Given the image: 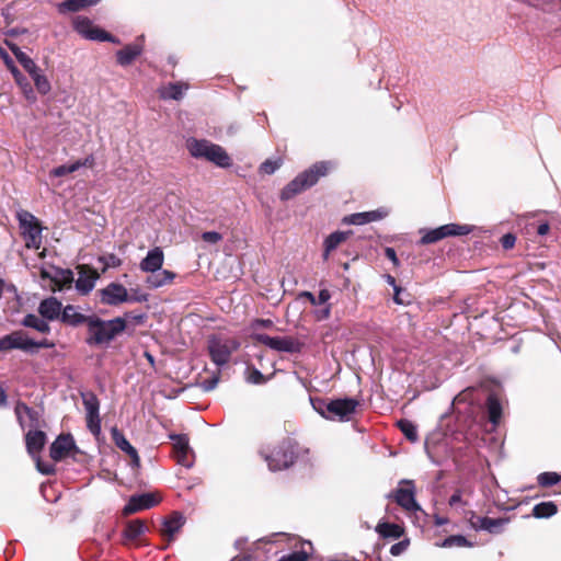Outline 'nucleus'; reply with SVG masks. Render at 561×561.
Here are the masks:
<instances>
[{
    "instance_id": "obj_1",
    "label": "nucleus",
    "mask_w": 561,
    "mask_h": 561,
    "mask_svg": "<svg viewBox=\"0 0 561 561\" xmlns=\"http://www.w3.org/2000/svg\"><path fill=\"white\" fill-rule=\"evenodd\" d=\"M335 168L336 163L334 161H318L313 163L309 169L299 173L282 190L279 195L280 199L289 201L307 188L312 187L321 178L328 175Z\"/></svg>"
},
{
    "instance_id": "obj_2",
    "label": "nucleus",
    "mask_w": 561,
    "mask_h": 561,
    "mask_svg": "<svg viewBox=\"0 0 561 561\" xmlns=\"http://www.w3.org/2000/svg\"><path fill=\"white\" fill-rule=\"evenodd\" d=\"M126 329V320L117 317L111 320H103L98 316H90L85 342L90 346L107 345Z\"/></svg>"
},
{
    "instance_id": "obj_3",
    "label": "nucleus",
    "mask_w": 561,
    "mask_h": 561,
    "mask_svg": "<svg viewBox=\"0 0 561 561\" xmlns=\"http://www.w3.org/2000/svg\"><path fill=\"white\" fill-rule=\"evenodd\" d=\"M186 148L192 157L205 159L219 168H229L232 164L227 151L209 140L190 138L186 141Z\"/></svg>"
},
{
    "instance_id": "obj_4",
    "label": "nucleus",
    "mask_w": 561,
    "mask_h": 561,
    "mask_svg": "<svg viewBox=\"0 0 561 561\" xmlns=\"http://www.w3.org/2000/svg\"><path fill=\"white\" fill-rule=\"evenodd\" d=\"M54 346V343L49 342L47 339H43L41 341H34L28 337L27 333L19 330L14 331L8 335H4L0 339V351H10V350H21L23 352L34 354L39 348H50Z\"/></svg>"
},
{
    "instance_id": "obj_5",
    "label": "nucleus",
    "mask_w": 561,
    "mask_h": 561,
    "mask_svg": "<svg viewBox=\"0 0 561 561\" xmlns=\"http://www.w3.org/2000/svg\"><path fill=\"white\" fill-rule=\"evenodd\" d=\"M239 347V341L232 337L213 335L208 339L207 348L209 356L211 362L218 367L227 365L232 353L238 351Z\"/></svg>"
},
{
    "instance_id": "obj_6",
    "label": "nucleus",
    "mask_w": 561,
    "mask_h": 561,
    "mask_svg": "<svg viewBox=\"0 0 561 561\" xmlns=\"http://www.w3.org/2000/svg\"><path fill=\"white\" fill-rule=\"evenodd\" d=\"M271 471L289 468L296 459V453L290 442H282L268 451H261Z\"/></svg>"
},
{
    "instance_id": "obj_7",
    "label": "nucleus",
    "mask_w": 561,
    "mask_h": 561,
    "mask_svg": "<svg viewBox=\"0 0 561 561\" xmlns=\"http://www.w3.org/2000/svg\"><path fill=\"white\" fill-rule=\"evenodd\" d=\"M19 226L28 249H39L42 244V227L38 219L27 210L16 213Z\"/></svg>"
},
{
    "instance_id": "obj_8",
    "label": "nucleus",
    "mask_w": 561,
    "mask_h": 561,
    "mask_svg": "<svg viewBox=\"0 0 561 561\" xmlns=\"http://www.w3.org/2000/svg\"><path fill=\"white\" fill-rule=\"evenodd\" d=\"M251 339L255 342L262 343L271 350L282 353H299L302 344L299 340L293 336H268L266 334L255 333L251 334Z\"/></svg>"
},
{
    "instance_id": "obj_9",
    "label": "nucleus",
    "mask_w": 561,
    "mask_h": 561,
    "mask_svg": "<svg viewBox=\"0 0 561 561\" xmlns=\"http://www.w3.org/2000/svg\"><path fill=\"white\" fill-rule=\"evenodd\" d=\"M472 231V227L468 225L447 224L435 229L422 230L423 233L420 243L431 244L447 237L466 236Z\"/></svg>"
},
{
    "instance_id": "obj_10",
    "label": "nucleus",
    "mask_w": 561,
    "mask_h": 561,
    "mask_svg": "<svg viewBox=\"0 0 561 561\" xmlns=\"http://www.w3.org/2000/svg\"><path fill=\"white\" fill-rule=\"evenodd\" d=\"M73 28L83 38L89 41L119 43L117 38L95 26L93 22L85 16H76L73 19Z\"/></svg>"
},
{
    "instance_id": "obj_11",
    "label": "nucleus",
    "mask_w": 561,
    "mask_h": 561,
    "mask_svg": "<svg viewBox=\"0 0 561 561\" xmlns=\"http://www.w3.org/2000/svg\"><path fill=\"white\" fill-rule=\"evenodd\" d=\"M358 407V401L351 398L336 399L329 402L328 411L330 413L329 420H337L340 422H347L355 413Z\"/></svg>"
},
{
    "instance_id": "obj_12",
    "label": "nucleus",
    "mask_w": 561,
    "mask_h": 561,
    "mask_svg": "<svg viewBox=\"0 0 561 561\" xmlns=\"http://www.w3.org/2000/svg\"><path fill=\"white\" fill-rule=\"evenodd\" d=\"M400 486L394 492V501L402 508L409 512L421 511V506L415 501V486L412 480L403 479Z\"/></svg>"
},
{
    "instance_id": "obj_13",
    "label": "nucleus",
    "mask_w": 561,
    "mask_h": 561,
    "mask_svg": "<svg viewBox=\"0 0 561 561\" xmlns=\"http://www.w3.org/2000/svg\"><path fill=\"white\" fill-rule=\"evenodd\" d=\"M173 443V451L176 462L185 468H192L194 465V453L188 444L186 435H170Z\"/></svg>"
},
{
    "instance_id": "obj_14",
    "label": "nucleus",
    "mask_w": 561,
    "mask_h": 561,
    "mask_svg": "<svg viewBox=\"0 0 561 561\" xmlns=\"http://www.w3.org/2000/svg\"><path fill=\"white\" fill-rule=\"evenodd\" d=\"M0 57L3 59L7 68L12 73L15 82L22 88L26 99L34 102L36 98L30 82L19 70V68L14 65V61L3 48H0Z\"/></svg>"
},
{
    "instance_id": "obj_15",
    "label": "nucleus",
    "mask_w": 561,
    "mask_h": 561,
    "mask_svg": "<svg viewBox=\"0 0 561 561\" xmlns=\"http://www.w3.org/2000/svg\"><path fill=\"white\" fill-rule=\"evenodd\" d=\"M101 301L108 306H117L129 299L127 289L118 283H110L100 290Z\"/></svg>"
},
{
    "instance_id": "obj_16",
    "label": "nucleus",
    "mask_w": 561,
    "mask_h": 561,
    "mask_svg": "<svg viewBox=\"0 0 561 561\" xmlns=\"http://www.w3.org/2000/svg\"><path fill=\"white\" fill-rule=\"evenodd\" d=\"M158 500L152 493H142L130 496L128 503L123 508L124 515H130L144 510H149L158 504Z\"/></svg>"
},
{
    "instance_id": "obj_17",
    "label": "nucleus",
    "mask_w": 561,
    "mask_h": 561,
    "mask_svg": "<svg viewBox=\"0 0 561 561\" xmlns=\"http://www.w3.org/2000/svg\"><path fill=\"white\" fill-rule=\"evenodd\" d=\"M14 411L22 428L28 427L30 430H33L38 427L39 413L37 411L31 409L23 402L16 403Z\"/></svg>"
},
{
    "instance_id": "obj_18",
    "label": "nucleus",
    "mask_w": 561,
    "mask_h": 561,
    "mask_svg": "<svg viewBox=\"0 0 561 561\" xmlns=\"http://www.w3.org/2000/svg\"><path fill=\"white\" fill-rule=\"evenodd\" d=\"M164 263V253L160 247H154L147 252V255L140 261L139 268L145 273L160 271Z\"/></svg>"
},
{
    "instance_id": "obj_19",
    "label": "nucleus",
    "mask_w": 561,
    "mask_h": 561,
    "mask_svg": "<svg viewBox=\"0 0 561 561\" xmlns=\"http://www.w3.org/2000/svg\"><path fill=\"white\" fill-rule=\"evenodd\" d=\"M469 522L471 527L476 530H485L490 534H499L501 533L502 526L506 524L507 519L481 517L472 513Z\"/></svg>"
},
{
    "instance_id": "obj_20",
    "label": "nucleus",
    "mask_w": 561,
    "mask_h": 561,
    "mask_svg": "<svg viewBox=\"0 0 561 561\" xmlns=\"http://www.w3.org/2000/svg\"><path fill=\"white\" fill-rule=\"evenodd\" d=\"M76 447L75 440L70 434L59 435L50 446V457L58 461L69 455Z\"/></svg>"
},
{
    "instance_id": "obj_21",
    "label": "nucleus",
    "mask_w": 561,
    "mask_h": 561,
    "mask_svg": "<svg viewBox=\"0 0 561 561\" xmlns=\"http://www.w3.org/2000/svg\"><path fill=\"white\" fill-rule=\"evenodd\" d=\"M388 215L387 210L376 209L364 213H356L348 215L343 218V222L347 225L362 226L368 222L377 221L385 218Z\"/></svg>"
},
{
    "instance_id": "obj_22",
    "label": "nucleus",
    "mask_w": 561,
    "mask_h": 561,
    "mask_svg": "<svg viewBox=\"0 0 561 561\" xmlns=\"http://www.w3.org/2000/svg\"><path fill=\"white\" fill-rule=\"evenodd\" d=\"M98 278L99 274L95 271L81 266L76 280V289L82 295H88L94 288Z\"/></svg>"
},
{
    "instance_id": "obj_23",
    "label": "nucleus",
    "mask_w": 561,
    "mask_h": 561,
    "mask_svg": "<svg viewBox=\"0 0 561 561\" xmlns=\"http://www.w3.org/2000/svg\"><path fill=\"white\" fill-rule=\"evenodd\" d=\"M142 39L144 36H140L136 43L129 44L116 53L117 62L121 66L130 65L142 53Z\"/></svg>"
},
{
    "instance_id": "obj_24",
    "label": "nucleus",
    "mask_w": 561,
    "mask_h": 561,
    "mask_svg": "<svg viewBox=\"0 0 561 561\" xmlns=\"http://www.w3.org/2000/svg\"><path fill=\"white\" fill-rule=\"evenodd\" d=\"M61 309V302L55 297L44 299L38 306L39 314L47 321L60 319Z\"/></svg>"
},
{
    "instance_id": "obj_25",
    "label": "nucleus",
    "mask_w": 561,
    "mask_h": 561,
    "mask_svg": "<svg viewBox=\"0 0 561 561\" xmlns=\"http://www.w3.org/2000/svg\"><path fill=\"white\" fill-rule=\"evenodd\" d=\"M90 316H84L79 311V307L67 305L61 309L60 321L70 327H78L85 323L88 325Z\"/></svg>"
},
{
    "instance_id": "obj_26",
    "label": "nucleus",
    "mask_w": 561,
    "mask_h": 561,
    "mask_svg": "<svg viewBox=\"0 0 561 561\" xmlns=\"http://www.w3.org/2000/svg\"><path fill=\"white\" fill-rule=\"evenodd\" d=\"M175 277L176 274L174 272L161 268L160 271L150 273L147 276L145 283L148 288L158 289L163 286L170 285Z\"/></svg>"
},
{
    "instance_id": "obj_27",
    "label": "nucleus",
    "mask_w": 561,
    "mask_h": 561,
    "mask_svg": "<svg viewBox=\"0 0 561 561\" xmlns=\"http://www.w3.org/2000/svg\"><path fill=\"white\" fill-rule=\"evenodd\" d=\"M93 164H94L93 156H88L83 160H77L75 162H71V163H68V164H62V165H59L57 168H54L49 172V175L51 178H60V176H65L67 174L73 173V172L78 171L82 167L91 168Z\"/></svg>"
},
{
    "instance_id": "obj_28",
    "label": "nucleus",
    "mask_w": 561,
    "mask_h": 561,
    "mask_svg": "<svg viewBox=\"0 0 561 561\" xmlns=\"http://www.w3.org/2000/svg\"><path fill=\"white\" fill-rule=\"evenodd\" d=\"M112 438L115 443V445L123 451H125L133 461V465L138 467L140 459L138 456L137 450L130 445V443L126 439L124 434L118 431L116 427L112 428L111 431Z\"/></svg>"
},
{
    "instance_id": "obj_29",
    "label": "nucleus",
    "mask_w": 561,
    "mask_h": 561,
    "mask_svg": "<svg viewBox=\"0 0 561 561\" xmlns=\"http://www.w3.org/2000/svg\"><path fill=\"white\" fill-rule=\"evenodd\" d=\"M184 516L179 512H173L171 516L163 522L161 534L163 536H167L168 539L171 541L184 526Z\"/></svg>"
},
{
    "instance_id": "obj_30",
    "label": "nucleus",
    "mask_w": 561,
    "mask_h": 561,
    "mask_svg": "<svg viewBox=\"0 0 561 561\" xmlns=\"http://www.w3.org/2000/svg\"><path fill=\"white\" fill-rule=\"evenodd\" d=\"M46 442V435L42 431L30 430L25 435L26 449L35 458L42 450Z\"/></svg>"
},
{
    "instance_id": "obj_31",
    "label": "nucleus",
    "mask_w": 561,
    "mask_h": 561,
    "mask_svg": "<svg viewBox=\"0 0 561 561\" xmlns=\"http://www.w3.org/2000/svg\"><path fill=\"white\" fill-rule=\"evenodd\" d=\"M352 234V231H335L331 233L324 240V252L323 259L328 260L330 253L335 250L341 243L347 240V238Z\"/></svg>"
},
{
    "instance_id": "obj_32",
    "label": "nucleus",
    "mask_w": 561,
    "mask_h": 561,
    "mask_svg": "<svg viewBox=\"0 0 561 561\" xmlns=\"http://www.w3.org/2000/svg\"><path fill=\"white\" fill-rule=\"evenodd\" d=\"M375 530L380 537L389 539H399L404 533L400 525L387 522H379Z\"/></svg>"
},
{
    "instance_id": "obj_33",
    "label": "nucleus",
    "mask_w": 561,
    "mask_h": 561,
    "mask_svg": "<svg viewBox=\"0 0 561 561\" xmlns=\"http://www.w3.org/2000/svg\"><path fill=\"white\" fill-rule=\"evenodd\" d=\"M22 324L26 328L34 329L39 333H48L50 331L48 321L42 316L38 317L36 314L28 313L23 318Z\"/></svg>"
},
{
    "instance_id": "obj_34",
    "label": "nucleus",
    "mask_w": 561,
    "mask_h": 561,
    "mask_svg": "<svg viewBox=\"0 0 561 561\" xmlns=\"http://www.w3.org/2000/svg\"><path fill=\"white\" fill-rule=\"evenodd\" d=\"M486 409L490 422L496 426L502 416V405L495 394L488 397Z\"/></svg>"
},
{
    "instance_id": "obj_35",
    "label": "nucleus",
    "mask_w": 561,
    "mask_h": 561,
    "mask_svg": "<svg viewBox=\"0 0 561 561\" xmlns=\"http://www.w3.org/2000/svg\"><path fill=\"white\" fill-rule=\"evenodd\" d=\"M187 89L186 84L183 83H170L161 90L162 99L181 100L184 95V91Z\"/></svg>"
},
{
    "instance_id": "obj_36",
    "label": "nucleus",
    "mask_w": 561,
    "mask_h": 561,
    "mask_svg": "<svg viewBox=\"0 0 561 561\" xmlns=\"http://www.w3.org/2000/svg\"><path fill=\"white\" fill-rule=\"evenodd\" d=\"M147 530L146 524L141 519H135L127 524L124 530V537L128 540H135Z\"/></svg>"
},
{
    "instance_id": "obj_37",
    "label": "nucleus",
    "mask_w": 561,
    "mask_h": 561,
    "mask_svg": "<svg viewBox=\"0 0 561 561\" xmlns=\"http://www.w3.org/2000/svg\"><path fill=\"white\" fill-rule=\"evenodd\" d=\"M558 507L553 502H541L533 508V516L536 518H549L556 515Z\"/></svg>"
},
{
    "instance_id": "obj_38",
    "label": "nucleus",
    "mask_w": 561,
    "mask_h": 561,
    "mask_svg": "<svg viewBox=\"0 0 561 561\" xmlns=\"http://www.w3.org/2000/svg\"><path fill=\"white\" fill-rule=\"evenodd\" d=\"M87 415L100 414V402L93 392L81 393Z\"/></svg>"
},
{
    "instance_id": "obj_39",
    "label": "nucleus",
    "mask_w": 561,
    "mask_h": 561,
    "mask_svg": "<svg viewBox=\"0 0 561 561\" xmlns=\"http://www.w3.org/2000/svg\"><path fill=\"white\" fill-rule=\"evenodd\" d=\"M398 426L400 431L403 433V435L407 437V439H409L410 442L414 443L419 439L417 428L411 421L400 420L398 422Z\"/></svg>"
},
{
    "instance_id": "obj_40",
    "label": "nucleus",
    "mask_w": 561,
    "mask_h": 561,
    "mask_svg": "<svg viewBox=\"0 0 561 561\" xmlns=\"http://www.w3.org/2000/svg\"><path fill=\"white\" fill-rule=\"evenodd\" d=\"M31 78L33 79L38 93L45 95L50 91V89H51L50 82L48 81L47 77L42 72L41 69L38 71H36L35 75L31 76Z\"/></svg>"
},
{
    "instance_id": "obj_41",
    "label": "nucleus",
    "mask_w": 561,
    "mask_h": 561,
    "mask_svg": "<svg viewBox=\"0 0 561 561\" xmlns=\"http://www.w3.org/2000/svg\"><path fill=\"white\" fill-rule=\"evenodd\" d=\"M245 380L252 385H263L268 378L265 377L257 368L248 366L245 370Z\"/></svg>"
},
{
    "instance_id": "obj_42",
    "label": "nucleus",
    "mask_w": 561,
    "mask_h": 561,
    "mask_svg": "<svg viewBox=\"0 0 561 561\" xmlns=\"http://www.w3.org/2000/svg\"><path fill=\"white\" fill-rule=\"evenodd\" d=\"M561 476L557 472H542L537 477V482L540 486L547 488L559 483Z\"/></svg>"
},
{
    "instance_id": "obj_43",
    "label": "nucleus",
    "mask_w": 561,
    "mask_h": 561,
    "mask_svg": "<svg viewBox=\"0 0 561 561\" xmlns=\"http://www.w3.org/2000/svg\"><path fill=\"white\" fill-rule=\"evenodd\" d=\"M439 546L443 548L470 547L471 543L461 535H453L444 539Z\"/></svg>"
},
{
    "instance_id": "obj_44",
    "label": "nucleus",
    "mask_w": 561,
    "mask_h": 561,
    "mask_svg": "<svg viewBox=\"0 0 561 561\" xmlns=\"http://www.w3.org/2000/svg\"><path fill=\"white\" fill-rule=\"evenodd\" d=\"M83 2L80 0H66L58 4V11L62 14L68 12H77L84 9Z\"/></svg>"
},
{
    "instance_id": "obj_45",
    "label": "nucleus",
    "mask_w": 561,
    "mask_h": 561,
    "mask_svg": "<svg viewBox=\"0 0 561 561\" xmlns=\"http://www.w3.org/2000/svg\"><path fill=\"white\" fill-rule=\"evenodd\" d=\"M283 164V161L280 159H276V160H265L261 165H260V172L263 173V174H273L275 171H277Z\"/></svg>"
},
{
    "instance_id": "obj_46",
    "label": "nucleus",
    "mask_w": 561,
    "mask_h": 561,
    "mask_svg": "<svg viewBox=\"0 0 561 561\" xmlns=\"http://www.w3.org/2000/svg\"><path fill=\"white\" fill-rule=\"evenodd\" d=\"M310 403L312 405V408L314 409V411H317L322 417L329 420V411H328V405H329V402H325L323 399H314V398H310Z\"/></svg>"
},
{
    "instance_id": "obj_47",
    "label": "nucleus",
    "mask_w": 561,
    "mask_h": 561,
    "mask_svg": "<svg viewBox=\"0 0 561 561\" xmlns=\"http://www.w3.org/2000/svg\"><path fill=\"white\" fill-rule=\"evenodd\" d=\"M304 296H306L309 299V301L311 302V305H314V306L325 304L331 297L329 290H327V289L320 290L318 297H314L309 291L304 293Z\"/></svg>"
},
{
    "instance_id": "obj_48",
    "label": "nucleus",
    "mask_w": 561,
    "mask_h": 561,
    "mask_svg": "<svg viewBox=\"0 0 561 561\" xmlns=\"http://www.w3.org/2000/svg\"><path fill=\"white\" fill-rule=\"evenodd\" d=\"M87 427L94 435L99 436L101 433V417L100 414L87 415Z\"/></svg>"
},
{
    "instance_id": "obj_49",
    "label": "nucleus",
    "mask_w": 561,
    "mask_h": 561,
    "mask_svg": "<svg viewBox=\"0 0 561 561\" xmlns=\"http://www.w3.org/2000/svg\"><path fill=\"white\" fill-rule=\"evenodd\" d=\"M309 553L301 549L289 554L283 556L278 561H308Z\"/></svg>"
},
{
    "instance_id": "obj_50",
    "label": "nucleus",
    "mask_w": 561,
    "mask_h": 561,
    "mask_svg": "<svg viewBox=\"0 0 561 561\" xmlns=\"http://www.w3.org/2000/svg\"><path fill=\"white\" fill-rule=\"evenodd\" d=\"M21 66L24 68V70L30 75V76H33L35 75L36 71L39 70L38 66L35 64V61L26 56L25 58H22V60L20 61Z\"/></svg>"
},
{
    "instance_id": "obj_51",
    "label": "nucleus",
    "mask_w": 561,
    "mask_h": 561,
    "mask_svg": "<svg viewBox=\"0 0 561 561\" xmlns=\"http://www.w3.org/2000/svg\"><path fill=\"white\" fill-rule=\"evenodd\" d=\"M218 382H219V375H214L210 378L203 380L199 383V387L202 388L203 391L209 392L217 387Z\"/></svg>"
},
{
    "instance_id": "obj_52",
    "label": "nucleus",
    "mask_w": 561,
    "mask_h": 561,
    "mask_svg": "<svg viewBox=\"0 0 561 561\" xmlns=\"http://www.w3.org/2000/svg\"><path fill=\"white\" fill-rule=\"evenodd\" d=\"M202 239L206 243L216 244L222 240V234L217 231H205L202 233Z\"/></svg>"
},
{
    "instance_id": "obj_53",
    "label": "nucleus",
    "mask_w": 561,
    "mask_h": 561,
    "mask_svg": "<svg viewBox=\"0 0 561 561\" xmlns=\"http://www.w3.org/2000/svg\"><path fill=\"white\" fill-rule=\"evenodd\" d=\"M409 545H410V540L403 539V540L391 546L390 553L394 557L400 556L408 549Z\"/></svg>"
},
{
    "instance_id": "obj_54",
    "label": "nucleus",
    "mask_w": 561,
    "mask_h": 561,
    "mask_svg": "<svg viewBox=\"0 0 561 561\" xmlns=\"http://www.w3.org/2000/svg\"><path fill=\"white\" fill-rule=\"evenodd\" d=\"M516 237L513 233H506L501 239L503 249L510 250L515 245Z\"/></svg>"
},
{
    "instance_id": "obj_55",
    "label": "nucleus",
    "mask_w": 561,
    "mask_h": 561,
    "mask_svg": "<svg viewBox=\"0 0 561 561\" xmlns=\"http://www.w3.org/2000/svg\"><path fill=\"white\" fill-rule=\"evenodd\" d=\"M449 505L451 507H455L457 506L458 504H462L465 505L466 502L462 501V491L461 490H457L449 499L448 501Z\"/></svg>"
},
{
    "instance_id": "obj_56",
    "label": "nucleus",
    "mask_w": 561,
    "mask_h": 561,
    "mask_svg": "<svg viewBox=\"0 0 561 561\" xmlns=\"http://www.w3.org/2000/svg\"><path fill=\"white\" fill-rule=\"evenodd\" d=\"M7 45L10 48V50L13 53V55L15 56V58L18 59L19 62L22 60V58H25L27 56L24 51L21 50V48L18 45L9 43V42H7Z\"/></svg>"
},
{
    "instance_id": "obj_57",
    "label": "nucleus",
    "mask_w": 561,
    "mask_h": 561,
    "mask_svg": "<svg viewBox=\"0 0 561 561\" xmlns=\"http://www.w3.org/2000/svg\"><path fill=\"white\" fill-rule=\"evenodd\" d=\"M7 45L10 48V50L13 53V55L15 56V58L18 59L19 62L22 60V58H25L27 56L24 51L21 50V48L18 45L9 43V42H7Z\"/></svg>"
},
{
    "instance_id": "obj_58",
    "label": "nucleus",
    "mask_w": 561,
    "mask_h": 561,
    "mask_svg": "<svg viewBox=\"0 0 561 561\" xmlns=\"http://www.w3.org/2000/svg\"><path fill=\"white\" fill-rule=\"evenodd\" d=\"M273 325V321L270 319H256L252 322L251 328L256 330L259 328H271Z\"/></svg>"
},
{
    "instance_id": "obj_59",
    "label": "nucleus",
    "mask_w": 561,
    "mask_h": 561,
    "mask_svg": "<svg viewBox=\"0 0 561 561\" xmlns=\"http://www.w3.org/2000/svg\"><path fill=\"white\" fill-rule=\"evenodd\" d=\"M36 466L39 472L44 474H50L54 471V466L50 463H42L38 459L36 461Z\"/></svg>"
},
{
    "instance_id": "obj_60",
    "label": "nucleus",
    "mask_w": 561,
    "mask_h": 561,
    "mask_svg": "<svg viewBox=\"0 0 561 561\" xmlns=\"http://www.w3.org/2000/svg\"><path fill=\"white\" fill-rule=\"evenodd\" d=\"M385 255L388 260H390L394 265L399 264V260L397 257L396 251L393 248H386Z\"/></svg>"
},
{
    "instance_id": "obj_61",
    "label": "nucleus",
    "mask_w": 561,
    "mask_h": 561,
    "mask_svg": "<svg viewBox=\"0 0 561 561\" xmlns=\"http://www.w3.org/2000/svg\"><path fill=\"white\" fill-rule=\"evenodd\" d=\"M147 299H148V296L146 294H137V293H135L134 295L129 296L128 301H131V302H144V301H147Z\"/></svg>"
},
{
    "instance_id": "obj_62",
    "label": "nucleus",
    "mask_w": 561,
    "mask_h": 561,
    "mask_svg": "<svg viewBox=\"0 0 561 561\" xmlns=\"http://www.w3.org/2000/svg\"><path fill=\"white\" fill-rule=\"evenodd\" d=\"M60 273L62 275V279L61 280L65 284H70L73 280V275H72L71 271L67 270V271H61Z\"/></svg>"
},
{
    "instance_id": "obj_63",
    "label": "nucleus",
    "mask_w": 561,
    "mask_h": 561,
    "mask_svg": "<svg viewBox=\"0 0 561 561\" xmlns=\"http://www.w3.org/2000/svg\"><path fill=\"white\" fill-rule=\"evenodd\" d=\"M549 229H550L549 224L548 222H542V224H540L538 226L537 233L539 236H545V234H547L549 232Z\"/></svg>"
},
{
    "instance_id": "obj_64",
    "label": "nucleus",
    "mask_w": 561,
    "mask_h": 561,
    "mask_svg": "<svg viewBox=\"0 0 561 561\" xmlns=\"http://www.w3.org/2000/svg\"><path fill=\"white\" fill-rule=\"evenodd\" d=\"M434 523L436 526H443L448 523V519L446 517H442L439 515L434 516Z\"/></svg>"
}]
</instances>
